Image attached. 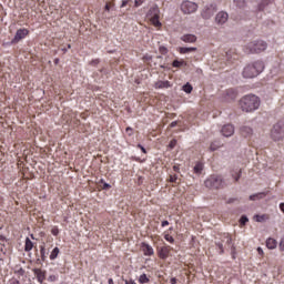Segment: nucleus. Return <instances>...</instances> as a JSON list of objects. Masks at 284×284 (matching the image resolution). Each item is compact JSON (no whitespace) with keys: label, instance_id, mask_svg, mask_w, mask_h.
<instances>
[{"label":"nucleus","instance_id":"1","mask_svg":"<svg viewBox=\"0 0 284 284\" xmlns=\"http://www.w3.org/2000/svg\"><path fill=\"white\" fill-rule=\"evenodd\" d=\"M265 70V63L262 60L254 61L247 64L242 72L243 78L253 79L257 78Z\"/></svg>","mask_w":284,"mask_h":284},{"label":"nucleus","instance_id":"2","mask_svg":"<svg viewBox=\"0 0 284 284\" xmlns=\"http://www.w3.org/2000/svg\"><path fill=\"white\" fill-rule=\"evenodd\" d=\"M240 105L243 112H254L261 106V99L254 94H247L241 99Z\"/></svg>","mask_w":284,"mask_h":284},{"label":"nucleus","instance_id":"3","mask_svg":"<svg viewBox=\"0 0 284 284\" xmlns=\"http://www.w3.org/2000/svg\"><path fill=\"white\" fill-rule=\"evenodd\" d=\"M267 48V43L263 40H255L248 42L245 47H243V52L246 54H260L265 52Z\"/></svg>","mask_w":284,"mask_h":284},{"label":"nucleus","instance_id":"4","mask_svg":"<svg viewBox=\"0 0 284 284\" xmlns=\"http://www.w3.org/2000/svg\"><path fill=\"white\" fill-rule=\"evenodd\" d=\"M224 244L225 247H229L231 252L234 253L233 239L229 233H224V235L221 236V241L216 242V247L220 248V255L224 254Z\"/></svg>","mask_w":284,"mask_h":284},{"label":"nucleus","instance_id":"5","mask_svg":"<svg viewBox=\"0 0 284 284\" xmlns=\"http://www.w3.org/2000/svg\"><path fill=\"white\" fill-rule=\"evenodd\" d=\"M204 186L211 190H220L224 187V181L221 175H211L204 182Z\"/></svg>","mask_w":284,"mask_h":284},{"label":"nucleus","instance_id":"6","mask_svg":"<svg viewBox=\"0 0 284 284\" xmlns=\"http://www.w3.org/2000/svg\"><path fill=\"white\" fill-rule=\"evenodd\" d=\"M148 19L150 20V23H152L154 28H158V29L162 28V23L160 22V8L158 7L150 8L148 12Z\"/></svg>","mask_w":284,"mask_h":284},{"label":"nucleus","instance_id":"7","mask_svg":"<svg viewBox=\"0 0 284 284\" xmlns=\"http://www.w3.org/2000/svg\"><path fill=\"white\" fill-rule=\"evenodd\" d=\"M199 9L197 3H194L192 1H183L182 4L180 6V10H182L183 14H192L196 12Z\"/></svg>","mask_w":284,"mask_h":284},{"label":"nucleus","instance_id":"8","mask_svg":"<svg viewBox=\"0 0 284 284\" xmlns=\"http://www.w3.org/2000/svg\"><path fill=\"white\" fill-rule=\"evenodd\" d=\"M217 7L215 3L207 4L201 10V18L204 20H209L214 17L215 12L217 11Z\"/></svg>","mask_w":284,"mask_h":284},{"label":"nucleus","instance_id":"9","mask_svg":"<svg viewBox=\"0 0 284 284\" xmlns=\"http://www.w3.org/2000/svg\"><path fill=\"white\" fill-rule=\"evenodd\" d=\"M30 34V30L22 28V29H18L17 32L14 33V37L11 41L12 44H17L20 43V41L27 39Z\"/></svg>","mask_w":284,"mask_h":284},{"label":"nucleus","instance_id":"10","mask_svg":"<svg viewBox=\"0 0 284 284\" xmlns=\"http://www.w3.org/2000/svg\"><path fill=\"white\" fill-rule=\"evenodd\" d=\"M271 138L273 141H282L284 138V131L281 128L280 123L273 125V129L271 131Z\"/></svg>","mask_w":284,"mask_h":284},{"label":"nucleus","instance_id":"11","mask_svg":"<svg viewBox=\"0 0 284 284\" xmlns=\"http://www.w3.org/2000/svg\"><path fill=\"white\" fill-rule=\"evenodd\" d=\"M173 247L171 245L165 244L162 247H158L156 252H158V257L165 261L169 258L170 253H172Z\"/></svg>","mask_w":284,"mask_h":284},{"label":"nucleus","instance_id":"12","mask_svg":"<svg viewBox=\"0 0 284 284\" xmlns=\"http://www.w3.org/2000/svg\"><path fill=\"white\" fill-rule=\"evenodd\" d=\"M229 20V13L225 11H220L216 13L215 23L219 27H223Z\"/></svg>","mask_w":284,"mask_h":284},{"label":"nucleus","instance_id":"13","mask_svg":"<svg viewBox=\"0 0 284 284\" xmlns=\"http://www.w3.org/2000/svg\"><path fill=\"white\" fill-rule=\"evenodd\" d=\"M141 250L144 256H153L155 254L151 244H148L145 242L141 243Z\"/></svg>","mask_w":284,"mask_h":284},{"label":"nucleus","instance_id":"14","mask_svg":"<svg viewBox=\"0 0 284 284\" xmlns=\"http://www.w3.org/2000/svg\"><path fill=\"white\" fill-rule=\"evenodd\" d=\"M221 133L224 138H231L234 134V126L232 124H226L222 126Z\"/></svg>","mask_w":284,"mask_h":284},{"label":"nucleus","instance_id":"15","mask_svg":"<svg viewBox=\"0 0 284 284\" xmlns=\"http://www.w3.org/2000/svg\"><path fill=\"white\" fill-rule=\"evenodd\" d=\"M153 88L156 90H164V89L172 88V83L169 81H158V82H154Z\"/></svg>","mask_w":284,"mask_h":284},{"label":"nucleus","instance_id":"16","mask_svg":"<svg viewBox=\"0 0 284 284\" xmlns=\"http://www.w3.org/2000/svg\"><path fill=\"white\" fill-rule=\"evenodd\" d=\"M180 40H182L184 43H195L197 42V37L195 34H183Z\"/></svg>","mask_w":284,"mask_h":284},{"label":"nucleus","instance_id":"17","mask_svg":"<svg viewBox=\"0 0 284 284\" xmlns=\"http://www.w3.org/2000/svg\"><path fill=\"white\" fill-rule=\"evenodd\" d=\"M34 275L38 278V282L40 284H43V282L45 281V273L41 268H36Z\"/></svg>","mask_w":284,"mask_h":284},{"label":"nucleus","instance_id":"18","mask_svg":"<svg viewBox=\"0 0 284 284\" xmlns=\"http://www.w3.org/2000/svg\"><path fill=\"white\" fill-rule=\"evenodd\" d=\"M197 48L195 47H180L179 48V53L180 54H186V53H192V52H196Z\"/></svg>","mask_w":284,"mask_h":284},{"label":"nucleus","instance_id":"19","mask_svg":"<svg viewBox=\"0 0 284 284\" xmlns=\"http://www.w3.org/2000/svg\"><path fill=\"white\" fill-rule=\"evenodd\" d=\"M237 97V92L235 89H229L225 91V100H235Z\"/></svg>","mask_w":284,"mask_h":284},{"label":"nucleus","instance_id":"20","mask_svg":"<svg viewBox=\"0 0 284 284\" xmlns=\"http://www.w3.org/2000/svg\"><path fill=\"white\" fill-rule=\"evenodd\" d=\"M33 247H34V244L30 240V237H26V244L23 246V251H26V253H30V252H32Z\"/></svg>","mask_w":284,"mask_h":284},{"label":"nucleus","instance_id":"21","mask_svg":"<svg viewBox=\"0 0 284 284\" xmlns=\"http://www.w3.org/2000/svg\"><path fill=\"white\" fill-rule=\"evenodd\" d=\"M276 246H277V242H276L275 239L268 237V239L266 240V247H267V250H275Z\"/></svg>","mask_w":284,"mask_h":284},{"label":"nucleus","instance_id":"22","mask_svg":"<svg viewBox=\"0 0 284 284\" xmlns=\"http://www.w3.org/2000/svg\"><path fill=\"white\" fill-rule=\"evenodd\" d=\"M241 134L243 138H248L250 135L253 134V129H251L250 126H243L241 129Z\"/></svg>","mask_w":284,"mask_h":284},{"label":"nucleus","instance_id":"23","mask_svg":"<svg viewBox=\"0 0 284 284\" xmlns=\"http://www.w3.org/2000/svg\"><path fill=\"white\" fill-rule=\"evenodd\" d=\"M254 219H255V222H258V223L268 222L270 214L255 215Z\"/></svg>","mask_w":284,"mask_h":284},{"label":"nucleus","instance_id":"24","mask_svg":"<svg viewBox=\"0 0 284 284\" xmlns=\"http://www.w3.org/2000/svg\"><path fill=\"white\" fill-rule=\"evenodd\" d=\"M98 187L101 189V190H110L111 189V184L106 183L104 181V179H101L98 182Z\"/></svg>","mask_w":284,"mask_h":284},{"label":"nucleus","instance_id":"25","mask_svg":"<svg viewBox=\"0 0 284 284\" xmlns=\"http://www.w3.org/2000/svg\"><path fill=\"white\" fill-rule=\"evenodd\" d=\"M59 254H60V248L59 247H53L51 254L49 255V260H51V261L57 260Z\"/></svg>","mask_w":284,"mask_h":284},{"label":"nucleus","instance_id":"26","mask_svg":"<svg viewBox=\"0 0 284 284\" xmlns=\"http://www.w3.org/2000/svg\"><path fill=\"white\" fill-rule=\"evenodd\" d=\"M275 0H262V3L258 4V11H263L266 6L274 3Z\"/></svg>","mask_w":284,"mask_h":284},{"label":"nucleus","instance_id":"27","mask_svg":"<svg viewBox=\"0 0 284 284\" xmlns=\"http://www.w3.org/2000/svg\"><path fill=\"white\" fill-rule=\"evenodd\" d=\"M226 58H229V60L231 59L236 60L237 59L236 50L230 49V51H226Z\"/></svg>","mask_w":284,"mask_h":284},{"label":"nucleus","instance_id":"28","mask_svg":"<svg viewBox=\"0 0 284 284\" xmlns=\"http://www.w3.org/2000/svg\"><path fill=\"white\" fill-rule=\"evenodd\" d=\"M170 183H173V184H179V175L176 173H171L169 175V180H168Z\"/></svg>","mask_w":284,"mask_h":284},{"label":"nucleus","instance_id":"29","mask_svg":"<svg viewBox=\"0 0 284 284\" xmlns=\"http://www.w3.org/2000/svg\"><path fill=\"white\" fill-rule=\"evenodd\" d=\"M203 169H204L203 163L199 162V163H196L195 166H194V173H195V174H202Z\"/></svg>","mask_w":284,"mask_h":284},{"label":"nucleus","instance_id":"30","mask_svg":"<svg viewBox=\"0 0 284 284\" xmlns=\"http://www.w3.org/2000/svg\"><path fill=\"white\" fill-rule=\"evenodd\" d=\"M151 280L148 277V275H145V274H142V275H140V278H138V282L140 283V284H149V282H150Z\"/></svg>","mask_w":284,"mask_h":284},{"label":"nucleus","instance_id":"31","mask_svg":"<svg viewBox=\"0 0 284 284\" xmlns=\"http://www.w3.org/2000/svg\"><path fill=\"white\" fill-rule=\"evenodd\" d=\"M235 7H237L239 9H244L246 6L245 0H233Z\"/></svg>","mask_w":284,"mask_h":284},{"label":"nucleus","instance_id":"32","mask_svg":"<svg viewBox=\"0 0 284 284\" xmlns=\"http://www.w3.org/2000/svg\"><path fill=\"white\" fill-rule=\"evenodd\" d=\"M164 239L166 242H169L170 244H174V237L172 235H170L169 231H164Z\"/></svg>","mask_w":284,"mask_h":284},{"label":"nucleus","instance_id":"33","mask_svg":"<svg viewBox=\"0 0 284 284\" xmlns=\"http://www.w3.org/2000/svg\"><path fill=\"white\" fill-rule=\"evenodd\" d=\"M182 65H186L185 61H183V60H174L173 61V68L180 69Z\"/></svg>","mask_w":284,"mask_h":284},{"label":"nucleus","instance_id":"34","mask_svg":"<svg viewBox=\"0 0 284 284\" xmlns=\"http://www.w3.org/2000/svg\"><path fill=\"white\" fill-rule=\"evenodd\" d=\"M265 196V193H258V194H252L250 196L251 201H255V200H262Z\"/></svg>","mask_w":284,"mask_h":284},{"label":"nucleus","instance_id":"35","mask_svg":"<svg viewBox=\"0 0 284 284\" xmlns=\"http://www.w3.org/2000/svg\"><path fill=\"white\" fill-rule=\"evenodd\" d=\"M183 91H184V93H186V94H191V92H192V85H191L190 83L184 84V85H183Z\"/></svg>","mask_w":284,"mask_h":284},{"label":"nucleus","instance_id":"36","mask_svg":"<svg viewBox=\"0 0 284 284\" xmlns=\"http://www.w3.org/2000/svg\"><path fill=\"white\" fill-rule=\"evenodd\" d=\"M51 234H52L53 236H59V234H60L59 227H58V226H52V229H51Z\"/></svg>","mask_w":284,"mask_h":284},{"label":"nucleus","instance_id":"37","mask_svg":"<svg viewBox=\"0 0 284 284\" xmlns=\"http://www.w3.org/2000/svg\"><path fill=\"white\" fill-rule=\"evenodd\" d=\"M217 142H212V144H211V151L212 152H214V151H217L220 148H221V145L220 144H216Z\"/></svg>","mask_w":284,"mask_h":284},{"label":"nucleus","instance_id":"38","mask_svg":"<svg viewBox=\"0 0 284 284\" xmlns=\"http://www.w3.org/2000/svg\"><path fill=\"white\" fill-rule=\"evenodd\" d=\"M40 257L42 261H45V247L40 246Z\"/></svg>","mask_w":284,"mask_h":284},{"label":"nucleus","instance_id":"39","mask_svg":"<svg viewBox=\"0 0 284 284\" xmlns=\"http://www.w3.org/2000/svg\"><path fill=\"white\" fill-rule=\"evenodd\" d=\"M240 223L241 226H244L246 223H248V217H246V215H242Z\"/></svg>","mask_w":284,"mask_h":284},{"label":"nucleus","instance_id":"40","mask_svg":"<svg viewBox=\"0 0 284 284\" xmlns=\"http://www.w3.org/2000/svg\"><path fill=\"white\" fill-rule=\"evenodd\" d=\"M233 179L235 182L239 181V179H241V170H239L237 172H235V175L233 174Z\"/></svg>","mask_w":284,"mask_h":284},{"label":"nucleus","instance_id":"41","mask_svg":"<svg viewBox=\"0 0 284 284\" xmlns=\"http://www.w3.org/2000/svg\"><path fill=\"white\" fill-rule=\"evenodd\" d=\"M176 143H178L176 140H171V141H170V144H169L170 149L173 150L174 146H176Z\"/></svg>","mask_w":284,"mask_h":284},{"label":"nucleus","instance_id":"42","mask_svg":"<svg viewBox=\"0 0 284 284\" xmlns=\"http://www.w3.org/2000/svg\"><path fill=\"white\" fill-rule=\"evenodd\" d=\"M99 59H94L90 61V65L97 67L99 64Z\"/></svg>","mask_w":284,"mask_h":284},{"label":"nucleus","instance_id":"43","mask_svg":"<svg viewBox=\"0 0 284 284\" xmlns=\"http://www.w3.org/2000/svg\"><path fill=\"white\" fill-rule=\"evenodd\" d=\"M280 251L284 253V237L280 241Z\"/></svg>","mask_w":284,"mask_h":284},{"label":"nucleus","instance_id":"44","mask_svg":"<svg viewBox=\"0 0 284 284\" xmlns=\"http://www.w3.org/2000/svg\"><path fill=\"white\" fill-rule=\"evenodd\" d=\"M9 284H21V283L20 281H18V278H10Z\"/></svg>","mask_w":284,"mask_h":284},{"label":"nucleus","instance_id":"45","mask_svg":"<svg viewBox=\"0 0 284 284\" xmlns=\"http://www.w3.org/2000/svg\"><path fill=\"white\" fill-rule=\"evenodd\" d=\"M145 0H135V8H139L144 3Z\"/></svg>","mask_w":284,"mask_h":284},{"label":"nucleus","instance_id":"46","mask_svg":"<svg viewBox=\"0 0 284 284\" xmlns=\"http://www.w3.org/2000/svg\"><path fill=\"white\" fill-rule=\"evenodd\" d=\"M257 253L260 256L264 257L265 256V252H263V248L262 247H258L257 248Z\"/></svg>","mask_w":284,"mask_h":284},{"label":"nucleus","instance_id":"47","mask_svg":"<svg viewBox=\"0 0 284 284\" xmlns=\"http://www.w3.org/2000/svg\"><path fill=\"white\" fill-rule=\"evenodd\" d=\"M138 149H140L141 152L144 153V154L148 153V151H145V148L143 145H141V144H138Z\"/></svg>","mask_w":284,"mask_h":284},{"label":"nucleus","instance_id":"48","mask_svg":"<svg viewBox=\"0 0 284 284\" xmlns=\"http://www.w3.org/2000/svg\"><path fill=\"white\" fill-rule=\"evenodd\" d=\"M169 225H170V222L166 220L161 222V227H166Z\"/></svg>","mask_w":284,"mask_h":284},{"label":"nucleus","instance_id":"49","mask_svg":"<svg viewBox=\"0 0 284 284\" xmlns=\"http://www.w3.org/2000/svg\"><path fill=\"white\" fill-rule=\"evenodd\" d=\"M49 281L54 282L58 281V277L55 275H49Z\"/></svg>","mask_w":284,"mask_h":284},{"label":"nucleus","instance_id":"50","mask_svg":"<svg viewBox=\"0 0 284 284\" xmlns=\"http://www.w3.org/2000/svg\"><path fill=\"white\" fill-rule=\"evenodd\" d=\"M131 0H122V8H125Z\"/></svg>","mask_w":284,"mask_h":284},{"label":"nucleus","instance_id":"51","mask_svg":"<svg viewBox=\"0 0 284 284\" xmlns=\"http://www.w3.org/2000/svg\"><path fill=\"white\" fill-rule=\"evenodd\" d=\"M124 284H136V282L131 278V280L124 281Z\"/></svg>","mask_w":284,"mask_h":284},{"label":"nucleus","instance_id":"52","mask_svg":"<svg viewBox=\"0 0 284 284\" xmlns=\"http://www.w3.org/2000/svg\"><path fill=\"white\" fill-rule=\"evenodd\" d=\"M170 284H178V278H175V277L171 278Z\"/></svg>","mask_w":284,"mask_h":284},{"label":"nucleus","instance_id":"53","mask_svg":"<svg viewBox=\"0 0 284 284\" xmlns=\"http://www.w3.org/2000/svg\"><path fill=\"white\" fill-rule=\"evenodd\" d=\"M17 273L22 276V275H24V270L23 268H19Z\"/></svg>","mask_w":284,"mask_h":284},{"label":"nucleus","instance_id":"54","mask_svg":"<svg viewBox=\"0 0 284 284\" xmlns=\"http://www.w3.org/2000/svg\"><path fill=\"white\" fill-rule=\"evenodd\" d=\"M178 121L171 122L170 128H176Z\"/></svg>","mask_w":284,"mask_h":284},{"label":"nucleus","instance_id":"55","mask_svg":"<svg viewBox=\"0 0 284 284\" xmlns=\"http://www.w3.org/2000/svg\"><path fill=\"white\" fill-rule=\"evenodd\" d=\"M173 171H174L175 173H179V171H180L179 166H178V165H174V166H173Z\"/></svg>","mask_w":284,"mask_h":284},{"label":"nucleus","instance_id":"56","mask_svg":"<svg viewBox=\"0 0 284 284\" xmlns=\"http://www.w3.org/2000/svg\"><path fill=\"white\" fill-rule=\"evenodd\" d=\"M280 210H281L282 213H284V203L280 204Z\"/></svg>","mask_w":284,"mask_h":284},{"label":"nucleus","instance_id":"57","mask_svg":"<svg viewBox=\"0 0 284 284\" xmlns=\"http://www.w3.org/2000/svg\"><path fill=\"white\" fill-rule=\"evenodd\" d=\"M110 9H111L110 3H106V4H105V10H106V11H110Z\"/></svg>","mask_w":284,"mask_h":284},{"label":"nucleus","instance_id":"58","mask_svg":"<svg viewBox=\"0 0 284 284\" xmlns=\"http://www.w3.org/2000/svg\"><path fill=\"white\" fill-rule=\"evenodd\" d=\"M59 62H60V60H59V59L53 60V64H55V65H58V64H59Z\"/></svg>","mask_w":284,"mask_h":284},{"label":"nucleus","instance_id":"59","mask_svg":"<svg viewBox=\"0 0 284 284\" xmlns=\"http://www.w3.org/2000/svg\"><path fill=\"white\" fill-rule=\"evenodd\" d=\"M108 284H114L113 278H108Z\"/></svg>","mask_w":284,"mask_h":284},{"label":"nucleus","instance_id":"60","mask_svg":"<svg viewBox=\"0 0 284 284\" xmlns=\"http://www.w3.org/2000/svg\"><path fill=\"white\" fill-rule=\"evenodd\" d=\"M130 131H132V129H131V128H128V129H126V132H130Z\"/></svg>","mask_w":284,"mask_h":284},{"label":"nucleus","instance_id":"61","mask_svg":"<svg viewBox=\"0 0 284 284\" xmlns=\"http://www.w3.org/2000/svg\"><path fill=\"white\" fill-rule=\"evenodd\" d=\"M68 49L71 50V44H68Z\"/></svg>","mask_w":284,"mask_h":284},{"label":"nucleus","instance_id":"62","mask_svg":"<svg viewBox=\"0 0 284 284\" xmlns=\"http://www.w3.org/2000/svg\"><path fill=\"white\" fill-rule=\"evenodd\" d=\"M173 231V227H170L168 232Z\"/></svg>","mask_w":284,"mask_h":284},{"label":"nucleus","instance_id":"63","mask_svg":"<svg viewBox=\"0 0 284 284\" xmlns=\"http://www.w3.org/2000/svg\"><path fill=\"white\" fill-rule=\"evenodd\" d=\"M31 239H32V240H34V236H33V235H31Z\"/></svg>","mask_w":284,"mask_h":284}]
</instances>
